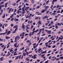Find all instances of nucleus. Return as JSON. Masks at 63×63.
<instances>
[{"mask_svg": "<svg viewBox=\"0 0 63 63\" xmlns=\"http://www.w3.org/2000/svg\"><path fill=\"white\" fill-rule=\"evenodd\" d=\"M17 44V43H15L14 44V47H16V48H17L18 47V46H19V44H18L17 46H16V45Z\"/></svg>", "mask_w": 63, "mask_h": 63, "instance_id": "f257e3e1", "label": "nucleus"}, {"mask_svg": "<svg viewBox=\"0 0 63 63\" xmlns=\"http://www.w3.org/2000/svg\"><path fill=\"white\" fill-rule=\"evenodd\" d=\"M15 27H16V29L15 30V31H16V30H17V29H18L17 28V25L13 27V29H14V28H15Z\"/></svg>", "mask_w": 63, "mask_h": 63, "instance_id": "f03ea898", "label": "nucleus"}, {"mask_svg": "<svg viewBox=\"0 0 63 63\" xmlns=\"http://www.w3.org/2000/svg\"><path fill=\"white\" fill-rule=\"evenodd\" d=\"M45 9L47 11V9H48L49 8V7L48 6H45L44 7V8H45Z\"/></svg>", "mask_w": 63, "mask_h": 63, "instance_id": "7ed1b4c3", "label": "nucleus"}, {"mask_svg": "<svg viewBox=\"0 0 63 63\" xmlns=\"http://www.w3.org/2000/svg\"><path fill=\"white\" fill-rule=\"evenodd\" d=\"M45 12H47V11L46 10L44 9H42L41 10V13H45Z\"/></svg>", "mask_w": 63, "mask_h": 63, "instance_id": "20e7f679", "label": "nucleus"}, {"mask_svg": "<svg viewBox=\"0 0 63 63\" xmlns=\"http://www.w3.org/2000/svg\"><path fill=\"white\" fill-rule=\"evenodd\" d=\"M24 34H25V32H23L22 33V34H20V36L21 37H23V36L24 35Z\"/></svg>", "mask_w": 63, "mask_h": 63, "instance_id": "39448f33", "label": "nucleus"}, {"mask_svg": "<svg viewBox=\"0 0 63 63\" xmlns=\"http://www.w3.org/2000/svg\"><path fill=\"white\" fill-rule=\"evenodd\" d=\"M36 56H37V55H34L32 57V58H33V59H36L37 58Z\"/></svg>", "mask_w": 63, "mask_h": 63, "instance_id": "423d86ee", "label": "nucleus"}, {"mask_svg": "<svg viewBox=\"0 0 63 63\" xmlns=\"http://www.w3.org/2000/svg\"><path fill=\"white\" fill-rule=\"evenodd\" d=\"M24 23H23L22 24V28L23 29V30H24V29H25V27H24Z\"/></svg>", "mask_w": 63, "mask_h": 63, "instance_id": "0eeeda50", "label": "nucleus"}, {"mask_svg": "<svg viewBox=\"0 0 63 63\" xmlns=\"http://www.w3.org/2000/svg\"><path fill=\"white\" fill-rule=\"evenodd\" d=\"M47 50H45V51H44L42 52H41V54H43V53L45 54V53H47Z\"/></svg>", "mask_w": 63, "mask_h": 63, "instance_id": "6e6552de", "label": "nucleus"}, {"mask_svg": "<svg viewBox=\"0 0 63 63\" xmlns=\"http://www.w3.org/2000/svg\"><path fill=\"white\" fill-rule=\"evenodd\" d=\"M38 19V20H40V19H41V18L40 17H37L35 18V20H36V19Z\"/></svg>", "mask_w": 63, "mask_h": 63, "instance_id": "1a4fd4ad", "label": "nucleus"}, {"mask_svg": "<svg viewBox=\"0 0 63 63\" xmlns=\"http://www.w3.org/2000/svg\"><path fill=\"white\" fill-rule=\"evenodd\" d=\"M31 52H32V51L29 52V53L28 52H26V54H27V56H28V54H29L30 53H31Z\"/></svg>", "mask_w": 63, "mask_h": 63, "instance_id": "9d476101", "label": "nucleus"}, {"mask_svg": "<svg viewBox=\"0 0 63 63\" xmlns=\"http://www.w3.org/2000/svg\"><path fill=\"white\" fill-rule=\"evenodd\" d=\"M7 35H9L11 33V31H9L7 32Z\"/></svg>", "mask_w": 63, "mask_h": 63, "instance_id": "9b49d317", "label": "nucleus"}, {"mask_svg": "<svg viewBox=\"0 0 63 63\" xmlns=\"http://www.w3.org/2000/svg\"><path fill=\"white\" fill-rule=\"evenodd\" d=\"M17 52H15L14 53V55L15 56V55H16L17 54V53H16Z\"/></svg>", "mask_w": 63, "mask_h": 63, "instance_id": "f8f14e48", "label": "nucleus"}, {"mask_svg": "<svg viewBox=\"0 0 63 63\" xmlns=\"http://www.w3.org/2000/svg\"><path fill=\"white\" fill-rule=\"evenodd\" d=\"M15 38H16V39H17V40H18L19 39V36H18Z\"/></svg>", "mask_w": 63, "mask_h": 63, "instance_id": "ddd939ff", "label": "nucleus"}, {"mask_svg": "<svg viewBox=\"0 0 63 63\" xmlns=\"http://www.w3.org/2000/svg\"><path fill=\"white\" fill-rule=\"evenodd\" d=\"M44 30V28H42L41 29H40L39 30V31L41 32V31H43Z\"/></svg>", "mask_w": 63, "mask_h": 63, "instance_id": "4468645a", "label": "nucleus"}, {"mask_svg": "<svg viewBox=\"0 0 63 63\" xmlns=\"http://www.w3.org/2000/svg\"><path fill=\"white\" fill-rule=\"evenodd\" d=\"M31 42L29 40H27L26 41V43H28V44H29Z\"/></svg>", "mask_w": 63, "mask_h": 63, "instance_id": "2eb2a0df", "label": "nucleus"}, {"mask_svg": "<svg viewBox=\"0 0 63 63\" xmlns=\"http://www.w3.org/2000/svg\"><path fill=\"white\" fill-rule=\"evenodd\" d=\"M9 38H10V37H8L7 36H5V39L6 40H7L8 39H9Z\"/></svg>", "mask_w": 63, "mask_h": 63, "instance_id": "dca6fc26", "label": "nucleus"}, {"mask_svg": "<svg viewBox=\"0 0 63 63\" xmlns=\"http://www.w3.org/2000/svg\"><path fill=\"white\" fill-rule=\"evenodd\" d=\"M3 57H1L0 58V60L1 61H2L3 60V59H2L3 58Z\"/></svg>", "mask_w": 63, "mask_h": 63, "instance_id": "f3484780", "label": "nucleus"}, {"mask_svg": "<svg viewBox=\"0 0 63 63\" xmlns=\"http://www.w3.org/2000/svg\"><path fill=\"white\" fill-rule=\"evenodd\" d=\"M48 34H51V31H48L47 33Z\"/></svg>", "mask_w": 63, "mask_h": 63, "instance_id": "a211bd4d", "label": "nucleus"}, {"mask_svg": "<svg viewBox=\"0 0 63 63\" xmlns=\"http://www.w3.org/2000/svg\"><path fill=\"white\" fill-rule=\"evenodd\" d=\"M12 10V8H10L9 10L8 13H10L11 12V11Z\"/></svg>", "mask_w": 63, "mask_h": 63, "instance_id": "6ab92c4d", "label": "nucleus"}, {"mask_svg": "<svg viewBox=\"0 0 63 63\" xmlns=\"http://www.w3.org/2000/svg\"><path fill=\"white\" fill-rule=\"evenodd\" d=\"M14 20H15V21L16 22V21H18V19L17 18L15 19Z\"/></svg>", "mask_w": 63, "mask_h": 63, "instance_id": "aec40b11", "label": "nucleus"}, {"mask_svg": "<svg viewBox=\"0 0 63 63\" xmlns=\"http://www.w3.org/2000/svg\"><path fill=\"white\" fill-rule=\"evenodd\" d=\"M7 5H8V3H6L5 4V5H4L5 7H7Z\"/></svg>", "mask_w": 63, "mask_h": 63, "instance_id": "412c9836", "label": "nucleus"}, {"mask_svg": "<svg viewBox=\"0 0 63 63\" xmlns=\"http://www.w3.org/2000/svg\"><path fill=\"white\" fill-rule=\"evenodd\" d=\"M29 7H26V8L25 9V10H26V11H27V9H29Z\"/></svg>", "mask_w": 63, "mask_h": 63, "instance_id": "4be33fe9", "label": "nucleus"}, {"mask_svg": "<svg viewBox=\"0 0 63 63\" xmlns=\"http://www.w3.org/2000/svg\"><path fill=\"white\" fill-rule=\"evenodd\" d=\"M19 56H18L16 57L15 59V60H17V59H18Z\"/></svg>", "mask_w": 63, "mask_h": 63, "instance_id": "5701e85b", "label": "nucleus"}, {"mask_svg": "<svg viewBox=\"0 0 63 63\" xmlns=\"http://www.w3.org/2000/svg\"><path fill=\"white\" fill-rule=\"evenodd\" d=\"M5 14H3V16L2 17V18H5Z\"/></svg>", "mask_w": 63, "mask_h": 63, "instance_id": "b1692460", "label": "nucleus"}, {"mask_svg": "<svg viewBox=\"0 0 63 63\" xmlns=\"http://www.w3.org/2000/svg\"><path fill=\"white\" fill-rule=\"evenodd\" d=\"M4 5H0V7L1 8H3V7H4Z\"/></svg>", "mask_w": 63, "mask_h": 63, "instance_id": "393cba45", "label": "nucleus"}, {"mask_svg": "<svg viewBox=\"0 0 63 63\" xmlns=\"http://www.w3.org/2000/svg\"><path fill=\"white\" fill-rule=\"evenodd\" d=\"M16 40H17L16 38H15L14 42H15V43H16L17 42V41H16Z\"/></svg>", "mask_w": 63, "mask_h": 63, "instance_id": "a878e982", "label": "nucleus"}, {"mask_svg": "<svg viewBox=\"0 0 63 63\" xmlns=\"http://www.w3.org/2000/svg\"><path fill=\"white\" fill-rule=\"evenodd\" d=\"M6 48V47L5 46L4 47L3 49H2V51H4V50L5 49V48Z\"/></svg>", "mask_w": 63, "mask_h": 63, "instance_id": "bb28decb", "label": "nucleus"}, {"mask_svg": "<svg viewBox=\"0 0 63 63\" xmlns=\"http://www.w3.org/2000/svg\"><path fill=\"white\" fill-rule=\"evenodd\" d=\"M59 59H63V57H59Z\"/></svg>", "mask_w": 63, "mask_h": 63, "instance_id": "cd10ccee", "label": "nucleus"}, {"mask_svg": "<svg viewBox=\"0 0 63 63\" xmlns=\"http://www.w3.org/2000/svg\"><path fill=\"white\" fill-rule=\"evenodd\" d=\"M4 3V1H2L1 2H0V5H3Z\"/></svg>", "mask_w": 63, "mask_h": 63, "instance_id": "c85d7f7f", "label": "nucleus"}, {"mask_svg": "<svg viewBox=\"0 0 63 63\" xmlns=\"http://www.w3.org/2000/svg\"><path fill=\"white\" fill-rule=\"evenodd\" d=\"M26 60H27V61H30V59L27 58H26Z\"/></svg>", "mask_w": 63, "mask_h": 63, "instance_id": "c756f323", "label": "nucleus"}, {"mask_svg": "<svg viewBox=\"0 0 63 63\" xmlns=\"http://www.w3.org/2000/svg\"><path fill=\"white\" fill-rule=\"evenodd\" d=\"M16 9H14V11L13 13H16Z\"/></svg>", "mask_w": 63, "mask_h": 63, "instance_id": "7c9ffc66", "label": "nucleus"}, {"mask_svg": "<svg viewBox=\"0 0 63 63\" xmlns=\"http://www.w3.org/2000/svg\"><path fill=\"white\" fill-rule=\"evenodd\" d=\"M49 0H48L46 2V4L47 5V4H48V2H49Z\"/></svg>", "mask_w": 63, "mask_h": 63, "instance_id": "2f4dec72", "label": "nucleus"}, {"mask_svg": "<svg viewBox=\"0 0 63 63\" xmlns=\"http://www.w3.org/2000/svg\"><path fill=\"white\" fill-rule=\"evenodd\" d=\"M40 7V6H38L36 8V9H39V8Z\"/></svg>", "mask_w": 63, "mask_h": 63, "instance_id": "473e14b6", "label": "nucleus"}, {"mask_svg": "<svg viewBox=\"0 0 63 63\" xmlns=\"http://www.w3.org/2000/svg\"><path fill=\"white\" fill-rule=\"evenodd\" d=\"M25 12H24V11H22L21 14L22 15H23V14H24V13H25Z\"/></svg>", "mask_w": 63, "mask_h": 63, "instance_id": "72a5a7b5", "label": "nucleus"}, {"mask_svg": "<svg viewBox=\"0 0 63 63\" xmlns=\"http://www.w3.org/2000/svg\"><path fill=\"white\" fill-rule=\"evenodd\" d=\"M12 62H13V61H12V60H10L8 61L9 63H11Z\"/></svg>", "mask_w": 63, "mask_h": 63, "instance_id": "f704fd0d", "label": "nucleus"}, {"mask_svg": "<svg viewBox=\"0 0 63 63\" xmlns=\"http://www.w3.org/2000/svg\"><path fill=\"white\" fill-rule=\"evenodd\" d=\"M41 24V21H39L37 23V24Z\"/></svg>", "mask_w": 63, "mask_h": 63, "instance_id": "c9c22d12", "label": "nucleus"}, {"mask_svg": "<svg viewBox=\"0 0 63 63\" xmlns=\"http://www.w3.org/2000/svg\"><path fill=\"white\" fill-rule=\"evenodd\" d=\"M24 8H25L24 7H23L22 8V10L23 11H24V12H25V11L24 10Z\"/></svg>", "mask_w": 63, "mask_h": 63, "instance_id": "e433bc0d", "label": "nucleus"}, {"mask_svg": "<svg viewBox=\"0 0 63 63\" xmlns=\"http://www.w3.org/2000/svg\"><path fill=\"white\" fill-rule=\"evenodd\" d=\"M4 25H5V27H6V26H7L8 25V24L6 23H4Z\"/></svg>", "mask_w": 63, "mask_h": 63, "instance_id": "4c0bfd02", "label": "nucleus"}, {"mask_svg": "<svg viewBox=\"0 0 63 63\" xmlns=\"http://www.w3.org/2000/svg\"><path fill=\"white\" fill-rule=\"evenodd\" d=\"M46 18V16H44L42 18L43 19H45Z\"/></svg>", "mask_w": 63, "mask_h": 63, "instance_id": "58836bf2", "label": "nucleus"}, {"mask_svg": "<svg viewBox=\"0 0 63 63\" xmlns=\"http://www.w3.org/2000/svg\"><path fill=\"white\" fill-rule=\"evenodd\" d=\"M20 49L21 50H23L24 49V47H22V48H21Z\"/></svg>", "mask_w": 63, "mask_h": 63, "instance_id": "ea45409f", "label": "nucleus"}, {"mask_svg": "<svg viewBox=\"0 0 63 63\" xmlns=\"http://www.w3.org/2000/svg\"><path fill=\"white\" fill-rule=\"evenodd\" d=\"M39 31V30L37 29V30H36V31H35V32L36 33V32H37Z\"/></svg>", "mask_w": 63, "mask_h": 63, "instance_id": "a19ab883", "label": "nucleus"}, {"mask_svg": "<svg viewBox=\"0 0 63 63\" xmlns=\"http://www.w3.org/2000/svg\"><path fill=\"white\" fill-rule=\"evenodd\" d=\"M17 48H16L14 50V51H15L16 52V51H17Z\"/></svg>", "mask_w": 63, "mask_h": 63, "instance_id": "79ce46f5", "label": "nucleus"}, {"mask_svg": "<svg viewBox=\"0 0 63 63\" xmlns=\"http://www.w3.org/2000/svg\"><path fill=\"white\" fill-rule=\"evenodd\" d=\"M21 7V5H20L18 7V9H19V8H20Z\"/></svg>", "mask_w": 63, "mask_h": 63, "instance_id": "37998d69", "label": "nucleus"}, {"mask_svg": "<svg viewBox=\"0 0 63 63\" xmlns=\"http://www.w3.org/2000/svg\"><path fill=\"white\" fill-rule=\"evenodd\" d=\"M41 33V32L40 31L37 34V35H39V34H40V33Z\"/></svg>", "mask_w": 63, "mask_h": 63, "instance_id": "c03bdc74", "label": "nucleus"}, {"mask_svg": "<svg viewBox=\"0 0 63 63\" xmlns=\"http://www.w3.org/2000/svg\"><path fill=\"white\" fill-rule=\"evenodd\" d=\"M32 35V34H31V32L30 33L29 35V36H31Z\"/></svg>", "mask_w": 63, "mask_h": 63, "instance_id": "a18cd8bd", "label": "nucleus"}, {"mask_svg": "<svg viewBox=\"0 0 63 63\" xmlns=\"http://www.w3.org/2000/svg\"><path fill=\"white\" fill-rule=\"evenodd\" d=\"M7 31H8V30L7 29L6 30L5 32H4V33H5V34H6L7 33Z\"/></svg>", "mask_w": 63, "mask_h": 63, "instance_id": "49530a36", "label": "nucleus"}, {"mask_svg": "<svg viewBox=\"0 0 63 63\" xmlns=\"http://www.w3.org/2000/svg\"><path fill=\"white\" fill-rule=\"evenodd\" d=\"M28 39L27 38H25V39L24 40V41H26Z\"/></svg>", "mask_w": 63, "mask_h": 63, "instance_id": "de8ad7c7", "label": "nucleus"}, {"mask_svg": "<svg viewBox=\"0 0 63 63\" xmlns=\"http://www.w3.org/2000/svg\"><path fill=\"white\" fill-rule=\"evenodd\" d=\"M23 54L24 56H25V55H26V54H25V52H24V53H23Z\"/></svg>", "mask_w": 63, "mask_h": 63, "instance_id": "09e8293b", "label": "nucleus"}, {"mask_svg": "<svg viewBox=\"0 0 63 63\" xmlns=\"http://www.w3.org/2000/svg\"><path fill=\"white\" fill-rule=\"evenodd\" d=\"M35 10V8H34L32 9V11H33L34 10Z\"/></svg>", "mask_w": 63, "mask_h": 63, "instance_id": "8fccbe9b", "label": "nucleus"}, {"mask_svg": "<svg viewBox=\"0 0 63 63\" xmlns=\"http://www.w3.org/2000/svg\"><path fill=\"white\" fill-rule=\"evenodd\" d=\"M53 2H57V0H53Z\"/></svg>", "mask_w": 63, "mask_h": 63, "instance_id": "3c124183", "label": "nucleus"}, {"mask_svg": "<svg viewBox=\"0 0 63 63\" xmlns=\"http://www.w3.org/2000/svg\"><path fill=\"white\" fill-rule=\"evenodd\" d=\"M13 51V49H11L10 50V52H12Z\"/></svg>", "mask_w": 63, "mask_h": 63, "instance_id": "603ef678", "label": "nucleus"}, {"mask_svg": "<svg viewBox=\"0 0 63 63\" xmlns=\"http://www.w3.org/2000/svg\"><path fill=\"white\" fill-rule=\"evenodd\" d=\"M16 33V31L14 30V31L12 32V33L14 34V33Z\"/></svg>", "mask_w": 63, "mask_h": 63, "instance_id": "864d4df0", "label": "nucleus"}, {"mask_svg": "<svg viewBox=\"0 0 63 63\" xmlns=\"http://www.w3.org/2000/svg\"><path fill=\"white\" fill-rule=\"evenodd\" d=\"M41 49H42V48L39 49H38V51H40L41 50Z\"/></svg>", "mask_w": 63, "mask_h": 63, "instance_id": "5fc2aeb1", "label": "nucleus"}, {"mask_svg": "<svg viewBox=\"0 0 63 63\" xmlns=\"http://www.w3.org/2000/svg\"><path fill=\"white\" fill-rule=\"evenodd\" d=\"M48 62V61L47 60V61L45 62V63H47Z\"/></svg>", "mask_w": 63, "mask_h": 63, "instance_id": "6e6d98bb", "label": "nucleus"}, {"mask_svg": "<svg viewBox=\"0 0 63 63\" xmlns=\"http://www.w3.org/2000/svg\"><path fill=\"white\" fill-rule=\"evenodd\" d=\"M55 28L56 29H58V26H56V27H55Z\"/></svg>", "mask_w": 63, "mask_h": 63, "instance_id": "4d7b16f0", "label": "nucleus"}, {"mask_svg": "<svg viewBox=\"0 0 63 63\" xmlns=\"http://www.w3.org/2000/svg\"><path fill=\"white\" fill-rule=\"evenodd\" d=\"M51 58V56H49V57L48 58L49 59H50Z\"/></svg>", "mask_w": 63, "mask_h": 63, "instance_id": "13d9d810", "label": "nucleus"}, {"mask_svg": "<svg viewBox=\"0 0 63 63\" xmlns=\"http://www.w3.org/2000/svg\"><path fill=\"white\" fill-rule=\"evenodd\" d=\"M60 11L59 10L57 12V13H60Z\"/></svg>", "mask_w": 63, "mask_h": 63, "instance_id": "bf43d9fd", "label": "nucleus"}, {"mask_svg": "<svg viewBox=\"0 0 63 63\" xmlns=\"http://www.w3.org/2000/svg\"><path fill=\"white\" fill-rule=\"evenodd\" d=\"M55 47H56V46L55 45H54L52 47V48H54Z\"/></svg>", "mask_w": 63, "mask_h": 63, "instance_id": "052dcab7", "label": "nucleus"}, {"mask_svg": "<svg viewBox=\"0 0 63 63\" xmlns=\"http://www.w3.org/2000/svg\"><path fill=\"white\" fill-rule=\"evenodd\" d=\"M16 3H14L13 5V6H15L16 5Z\"/></svg>", "mask_w": 63, "mask_h": 63, "instance_id": "680f3d73", "label": "nucleus"}, {"mask_svg": "<svg viewBox=\"0 0 63 63\" xmlns=\"http://www.w3.org/2000/svg\"><path fill=\"white\" fill-rule=\"evenodd\" d=\"M48 12H49V11H47V12H46V14H47L48 13Z\"/></svg>", "mask_w": 63, "mask_h": 63, "instance_id": "e2e57ef3", "label": "nucleus"}, {"mask_svg": "<svg viewBox=\"0 0 63 63\" xmlns=\"http://www.w3.org/2000/svg\"><path fill=\"white\" fill-rule=\"evenodd\" d=\"M29 34H25V36H27Z\"/></svg>", "mask_w": 63, "mask_h": 63, "instance_id": "0e129e2a", "label": "nucleus"}, {"mask_svg": "<svg viewBox=\"0 0 63 63\" xmlns=\"http://www.w3.org/2000/svg\"><path fill=\"white\" fill-rule=\"evenodd\" d=\"M51 7H50V8H52L53 7V5H51Z\"/></svg>", "mask_w": 63, "mask_h": 63, "instance_id": "69168bd1", "label": "nucleus"}, {"mask_svg": "<svg viewBox=\"0 0 63 63\" xmlns=\"http://www.w3.org/2000/svg\"><path fill=\"white\" fill-rule=\"evenodd\" d=\"M19 13V11L18 10L17 11V14H18Z\"/></svg>", "mask_w": 63, "mask_h": 63, "instance_id": "338daca9", "label": "nucleus"}, {"mask_svg": "<svg viewBox=\"0 0 63 63\" xmlns=\"http://www.w3.org/2000/svg\"><path fill=\"white\" fill-rule=\"evenodd\" d=\"M54 1H53V0H52V5H54Z\"/></svg>", "mask_w": 63, "mask_h": 63, "instance_id": "774afa93", "label": "nucleus"}]
</instances>
